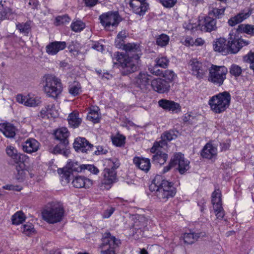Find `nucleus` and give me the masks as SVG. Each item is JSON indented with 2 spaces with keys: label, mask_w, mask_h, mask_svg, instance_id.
<instances>
[{
  "label": "nucleus",
  "mask_w": 254,
  "mask_h": 254,
  "mask_svg": "<svg viewBox=\"0 0 254 254\" xmlns=\"http://www.w3.org/2000/svg\"><path fill=\"white\" fill-rule=\"evenodd\" d=\"M92 181L90 179L82 176L75 177L72 181L73 187L78 189L89 188L92 186Z\"/></svg>",
  "instance_id": "obj_24"
},
{
  "label": "nucleus",
  "mask_w": 254,
  "mask_h": 254,
  "mask_svg": "<svg viewBox=\"0 0 254 254\" xmlns=\"http://www.w3.org/2000/svg\"><path fill=\"white\" fill-rule=\"evenodd\" d=\"M177 135L173 130H169L164 132L161 136L159 141H155L153 146L150 148V152L152 153L159 150V148H164L167 145V141H171L176 138Z\"/></svg>",
  "instance_id": "obj_13"
},
{
  "label": "nucleus",
  "mask_w": 254,
  "mask_h": 254,
  "mask_svg": "<svg viewBox=\"0 0 254 254\" xmlns=\"http://www.w3.org/2000/svg\"><path fill=\"white\" fill-rule=\"evenodd\" d=\"M6 151L7 154L11 157L14 158L17 156L16 149L11 146H7Z\"/></svg>",
  "instance_id": "obj_58"
},
{
  "label": "nucleus",
  "mask_w": 254,
  "mask_h": 254,
  "mask_svg": "<svg viewBox=\"0 0 254 254\" xmlns=\"http://www.w3.org/2000/svg\"><path fill=\"white\" fill-rule=\"evenodd\" d=\"M43 91L49 97L57 99L63 91L61 80L52 74L45 75L43 78Z\"/></svg>",
  "instance_id": "obj_3"
},
{
  "label": "nucleus",
  "mask_w": 254,
  "mask_h": 254,
  "mask_svg": "<svg viewBox=\"0 0 254 254\" xmlns=\"http://www.w3.org/2000/svg\"><path fill=\"white\" fill-rule=\"evenodd\" d=\"M152 89L159 93L167 92L170 88L168 81L161 78H155L151 81Z\"/></svg>",
  "instance_id": "obj_18"
},
{
  "label": "nucleus",
  "mask_w": 254,
  "mask_h": 254,
  "mask_svg": "<svg viewBox=\"0 0 254 254\" xmlns=\"http://www.w3.org/2000/svg\"><path fill=\"white\" fill-rule=\"evenodd\" d=\"M127 36V33L125 30L120 31L117 35L116 38L115 40V46L121 49L126 44L125 43V40Z\"/></svg>",
  "instance_id": "obj_37"
},
{
  "label": "nucleus",
  "mask_w": 254,
  "mask_h": 254,
  "mask_svg": "<svg viewBox=\"0 0 254 254\" xmlns=\"http://www.w3.org/2000/svg\"><path fill=\"white\" fill-rule=\"evenodd\" d=\"M169 61L166 57H158L155 60L156 65L162 68H167L169 64Z\"/></svg>",
  "instance_id": "obj_51"
},
{
  "label": "nucleus",
  "mask_w": 254,
  "mask_h": 254,
  "mask_svg": "<svg viewBox=\"0 0 254 254\" xmlns=\"http://www.w3.org/2000/svg\"><path fill=\"white\" fill-rule=\"evenodd\" d=\"M31 21H27L25 23H19L16 24L17 29L21 33L28 34L31 30Z\"/></svg>",
  "instance_id": "obj_46"
},
{
  "label": "nucleus",
  "mask_w": 254,
  "mask_h": 254,
  "mask_svg": "<svg viewBox=\"0 0 254 254\" xmlns=\"http://www.w3.org/2000/svg\"><path fill=\"white\" fill-rule=\"evenodd\" d=\"M149 189L151 191H155L158 199L163 202L174 197L176 193V189L173 184L162 179L161 176L159 175L154 178L149 186Z\"/></svg>",
  "instance_id": "obj_2"
},
{
  "label": "nucleus",
  "mask_w": 254,
  "mask_h": 254,
  "mask_svg": "<svg viewBox=\"0 0 254 254\" xmlns=\"http://www.w3.org/2000/svg\"><path fill=\"white\" fill-rule=\"evenodd\" d=\"M64 214L63 207L59 203H52L47 205L42 212L43 219L47 222L54 224L61 221Z\"/></svg>",
  "instance_id": "obj_5"
},
{
  "label": "nucleus",
  "mask_w": 254,
  "mask_h": 254,
  "mask_svg": "<svg viewBox=\"0 0 254 254\" xmlns=\"http://www.w3.org/2000/svg\"><path fill=\"white\" fill-rule=\"evenodd\" d=\"M84 167V164L80 165L76 161L70 160L67 162L65 168L61 170L62 174H63L62 177L68 181L70 173L83 172Z\"/></svg>",
  "instance_id": "obj_14"
},
{
  "label": "nucleus",
  "mask_w": 254,
  "mask_h": 254,
  "mask_svg": "<svg viewBox=\"0 0 254 254\" xmlns=\"http://www.w3.org/2000/svg\"><path fill=\"white\" fill-rule=\"evenodd\" d=\"M42 118H56L59 116V110L54 104L47 105L41 111Z\"/></svg>",
  "instance_id": "obj_27"
},
{
  "label": "nucleus",
  "mask_w": 254,
  "mask_h": 254,
  "mask_svg": "<svg viewBox=\"0 0 254 254\" xmlns=\"http://www.w3.org/2000/svg\"><path fill=\"white\" fill-rule=\"evenodd\" d=\"M2 189L9 190H17L19 191L21 190V188L19 186H14L12 185H6L2 187Z\"/></svg>",
  "instance_id": "obj_61"
},
{
  "label": "nucleus",
  "mask_w": 254,
  "mask_h": 254,
  "mask_svg": "<svg viewBox=\"0 0 254 254\" xmlns=\"http://www.w3.org/2000/svg\"><path fill=\"white\" fill-rule=\"evenodd\" d=\"M149 75L145 72H140L134 77L133 83L141 89H146L149 85Z\"/></svg>",
  "instance_id": "obj_26"
},
{
  "label": "nucleus",
  "mask_w": 254,
  "mask_h": 254,
  "mask_svg": "<svg viewBox=\"0 0 254 254\" xmlns=\"http://www.w3.org/2000/svg\"><path fill=\"white\" fill-rule=\"evenodd\" d=\"M102 174L103 178L100 184V188L103 190H108L111 189L113 184L117 181V173L115 170L105 168Z\"/></svg>",
  "instance_id": "obj_10"
},
{
  "label": "nucleus",
  "mask_w": 254,
  "mask_h": 254,
  "mask_svg": "<svg viewBox=\"0 0 254 254\" xmlns=\"http://www.w3.org/2000/svg\"><path fill=\"white\" fill-rule=\"evenodd\" d=\"M225 8H218L213 7H209V15H213L217 18H220L224 15Z\"/></svg>",
  "instance_id": "obj_47"
},
{
  "label": "nucleus",
  "mask_w": 254,
  "mask_h": 254,
  "mask_svg": "<svg viewBox=\"0 0 254 254\" xmlns=\"http://www.w3.org/2000/svg\"><path fill=\"white\" fill-rule=\"evenodd\" d=\"M40 145V143L37 140L30 138L23 143L22 149L27 153L32 154L38 150Z\"/></svg>",
  "instance_id": "obj_22"
},
{
  "label": "nucleus",
  "mask_w": 254,
  "mask_h": 254,
  "mask_svg": "<svg viewBox=\"0 0 254 254\" xmlns=\"http://www.w3.org/2000/svg\"><path fill=\"white\" fill-rule=\"evenodd\" d=\"M129 6L135 13L143 15L149 7L146 0H130Z\"/></svg>",
  "instance_id": "obj_16"
},
{
  "label": "nucleus",
  "mask_w": 254,
  "mask_h": 254,
  "mask_svg": "<svg viewBox=\"0 0 254 254\" xmlns=\"http://www.w3.org/2000/svg\"><path fill=\"white\" fill-rule=\"evenodd\" d=\"M212 203L213 208L222 207L221 193L219 190H215L212 194Z\"/></svg>",
  "instance_id": "obj_39"
},
{
  "label": "nucleus",
  "mask_w": 254,
  "mask_h": 254,
  "mask_svg": "<svg viewBox=\"0 0 254 254\" xmlns=\"http://www.w3.org/2000/svg\"><path fill=\"white\" fill-rule=\"evenodd\" d=\"M56 139L63 141H67V138L68 137L69 133L66 127H61L57 129L54 133Z\"/></svg>",
  "instance_id": "obj_38"
},
{
  "label": "nucleus",
  "mask_w": 254,
  "mask_h": 254,
  "mask_svg": "<svg viewBox=\"0 0 254 254\" xmlns=\"http://www.w3.org/2000/svg\"><path fill=\"white\" fill-rule=\"evenodd\" d=\"M203 236L202 233H198L190 231L189 233L184 234L183 239L185 243L191 244L197 241L200 237Z\"/></svg>",
  "instance_id": "obj_35"
},
{
  "label": "nucleus",
  "mask_w": 254,
  "mask_h": 254,
  "mask_svg": "<svg viewBox=\"0 0 254 254\" xmlns=\"http://www.w3.org/2000/svg\"><path fill=\"white\" fill-rule=\"evenodd\" d=\"M169 41V37L165 34H162L159 35L156 39L157 45L161 47L166 46L168 44Z\"/></svg>",
  "instance_id": "obj_45"
},
{
  "label": "nucleus",
  "mask_w": 254,
  "mask_h": 254,
  "mask_svg": "<svg viewBox=\"0 0 254 254\" xmlns=\"http://www.w3.org/2000/svg\"><path fill=\"white\" fill-rule=\"evenodd\" d=\"M92 48L99 52H102L104 50V46L97 42L92 44Z\"/></svg>",
  "instance_id": "obj_63"
},
{
  "label": "nucleus",
  "mask_w": 254,
  "mask_h": 254,
  "mask_svg": "<svg viewBox=\"0 0 254 254\" xmlns=\"http://www.w3.org/2000/svg\"><path fill=\"white\" fill-rule=\"evenodd\" d=\"M24 166V164L22 163L16 167V170L17 171L16 179L20 182L22 181L26 176V171L23 169Z\"/></svg>",
  "instance_id": "obj_49"
},
{
  "label": "nucleus",
  "mask_w": 254,
  "mask_h": 254,
  "mask_svg": "<svg viewBox=\"0 0 254 254\" xmlns=\"http://www.w3.org/2000/svg\"><path fill=\"white\" fill-rule=\"evenodd\" d=\"M119 241L110 234H106L102 238L101 251L102 254H116L115 249L118 246Z\"/></svg>",
  "instance_id": "obj_9"
},
{
  "label": "nucleus",
  "mask_w": 254,
  "mask_h": 254,
  "mask_svg": "<svg viewBox=\"0 0 254 254\" xmlns=\"http://www.w3.org/2000/svg\"><path fill=\"white\" fill-rule=\"evenodd\" d=\"M237 31L240 33H246L251 36H254V26L250 24H240Z\"/></svg>",
  "instance_id": "obj_41"
},
{
  "label": "nucleus",
  "mask_w": 254,
  "mask_h": 254,
  "mask_svg": "<svg viewBox=\"0 0 254 254\" xmlns=\"http://www.w3.org/2000/svg\"><path fill=\"white\" fill-rule=\"evenodd\" d=\"M216 217L218 219L222 220L225 215L224 209L222 207H216L214 208Z\"/></svg>",
  "instance_id": "obj_56"
},
{
  "label": "nucleus",
  "mask_w": 254,
  "mask_h": 254,
  "mask_svg": "<svg viewBox=\"0 0 254 254\" xmlns=\"http://www.w3.org/2000/svg\"><path fill=\"white\" fill-rule=\"evenodd\" d=\"M157 66L156 65L153 67H150L149 68V70L152 74L156 76H162L163 71L158 68Z\"/></svg>",
  "instance_id": "obj_59"
},
{
  "label": "nucleus",
  "mask_w": 254,
  "mask_h": 254,
  "mask_svg": "<svg viewBox=\"0 0 254 254\" xmlns=\"http://www.w3.org/2000/svg\"><path fill=\"white\" fill-rule=\"evenodd\" d=\"M107 150L105 149L103 146H98L97 147V150L95 151V154L97 155L100 154H105L107 153Z\"/></svg>",
  "instance_id": "obj_64"
},
{
  "label": "nucleus",
  "mask_w": 254,
  "mask_h": 254,
  "mask_svg": "<svg viewBox=\"0 0 254 254\" xmlns=\"http://www.w3.org/2000/svg\"><path fill=\"white\" fill-rule=\"evenodd\" d=\"M228 42L224 38L216 39L213 43V48L215 51L224 53H228Z\"/></svg>",
  "instance_id": "obj_28"
},
{
  "label": "nucleus",
  "mask_w": 254,
  "mask_h": 254,
  "mask_svg": "<svg viewBox=\"0 0 254 254\" xmlns=\"http://www.w3.org/2000/svg\"><path fill=\"white\" fill-rule=\"evenodd\" d=\"M163 148H159L155 153L152 157V162L155 164H159L160 165L164 164L167 161L168 155L165 152L162 151Z\"/></svg>",
  "instance_id": "obj_32"
},
{
  "label": "nucleus",
  "mask_w": 254,
  "mask_h": 254,
  "mask_svg": "<svg viewBox=\"0 0 254 254\" xmlns=\"http://www.w3.org/2000/svg\"><path fill=\"white\" fill-rule=\"evenodd\" d=\"M251 15V13L249 12H241L235 15V16L231 18L228 20V23L229 25L231 26H233L238 23H240L243 21L244 20L248 18L250 15Z\"/></svg>",
  "instance_id": "obj_33"
},
{
  "label": "nucleus",
  "mask_w": 254,
  "mask_h": 254,
  "mask_svg": "<svg viewBox=\"0 0 254 254\" xmlns=\"http://www.w3.org/2000/svg\"><path fill=\"white\" fill-rule=\"evenodd\" d=\"M85 170H87L90 173L95 175L98 174L99 173V169L93 165L84 164L83 172H84Z\"/></svg>",
  "instance_id": "obj_55"
},
{
  "label": "nucleus",
  "mask_w": 254,
  "mask_h": 254,
  "mask_svg": "<svg viewBox=\"0 0 254 254\" xmlns=\"http://www.w3.org/2000/svg\"><path fill=\"white\" fill-rule=\"evenodd\" d=\"M127 53L132 54L128 56L123 53L116 52L113 60H116L124 75L134 72L137 70L141 55L140 44L136 43H127L121 49Z\"/></svg>",
  "instance_id": "obj_1"
},
{
  "label": "nucleus",
  "mask_w": 254,
  "mask_h": 254,
  "mask_svg": "<svg viewBox=\"0 0 254 254\" xmlns=\"http://www.w3.org/2000/svg\"><path fill=\"white\" fill-rule=\"evenodd\" d=\"M68 144L67 141L61 142L53 148H50V152L54 154H61L65 156H68L69 151L66 148V145Z\"/></svg>",
  "instance_id": "obj_31"
},
{
  "label": "nucleus",
  "mask_w": 254,
  "mask_h": 254,
  "mask_svg": "<svg viewBox=\"0 0 254 254\" xmlns=\"http://www.w3.org/2000/svg\"><path fill=\"white\" fill-rule=\"evenodd\" d=\"M160 2L165 7H173L177 2V0H159Z\"/></svg>",
  "instance_id": "obj_57"
},
{
  "label": "nucleus",
  "mask_w": 254,
  "mask_h": 254,
  "mask_svg": "<svg viewBox=\"0 0 254 254\" xmlns=\"http://www.w3.org/2000/svg\"><path fill=\"white\" fill-rule=\"evenodd\" d=\"M115 211V209L113 207H110L106 209L102 214V216L104 218H109Z\"/></svg>",
  "instance_id": "obj_60"
},
{
  "label": "nucleus",
  "mask_w": 254,
  "mask_h": 254,
  "mask_svg": "<svg viewBox=\"0 0 254 254\" xmlns=\"http://www.w3.org/2000/svg\"><path fill=\"white\" fill-rule=\"evenodd\" d=\"M133 163L139 169L147 172L150 169L151 163L148 158L135 156L133 159Z\"/></svg>",
  "instance_id": "obj_25"
},
{
  "label": "nucleus",
  "mask_w": 254,
  "mask_h": 254,
  "mask_svg": "<svg viewBox=\"0 0 254 254\" xmlns=\"http://www.w3.org/2000/svg\"><path fill=\"white\" fill-rule=\"evenodd\" d=\"M158 105L164 110L173 113H178L181 111L180 105L173 101L161 99L158 101Z\"/></svg>",
  "instance_id": "obj_19"
},
{
  "label": "nucleus",
  "mask_w": 254,
  "mask_h": 254,
  "mask_svg": "<svg viewBox=\"0 0 254 254\" xmlns=\"http://www.w3.org/2000/svg\"><path fill=\"white\" fill-rule=\"evenodd\" d=\"M16 99L18 103L22 104L25 106L31 107H36L40 103L39 98L29 94L25 96L18 94L17 95Z\"/></svg>",
  "instance_id": "obj_20"
},
{
  "label": "nucleus",
  "mask_w": 254,
  "mask_h": 254,
  "mask_svg": "<svg viewBox=\"0 0 254 254\" xmlns=\"http://www.w3.org/2000/svg\"><path fill=\"white\" fill-rule=\"evenodd\" d=\"M189 66L192 72V74L196 78L200 79L205 76L207 71V67L197 59H191L189 62Z\"/></svg>",
  "instance_id": "obj_11"
},
{
  "label": "nucleus",
  "mask_w": 254,
  "mask_h": 254,
  "mask_svg": "<svg viewBox=\"0 0 254 254\" xmlns=\"http://www.w3.org/2000/svg\"><path fill=\"white\" fill-rule=\"evenodd\" d=\"M15 127L10 123L0 124V131L6 137L12 138L15 135Z\"/></svg>",
  "instance_id": "obj_29"
},
{
  "label": "nucleus",
  "mask_w": 254,
  "mask_h": 254,
  "mask_svg": "<svg viewBox=\"0 0 254 254\" xmlns=\"http://www.w3.org/2000/svg\"><path fill=\"white\" fill-rule=\"evenodd\" d=\"M73 145L75 151L82 153H88L93 147V145L90 143L85 138L81 137L75 139Z\"/></svg>",
  "instance_id": "obj_17"
},
{
  "label": "nucleus",
  "mask_w": 254,
  "mask_h": 254,
  "mask_svg": "<svg viewBox=\"0 0 254 254\" xmlns=\"http://www.w3.org/2000/svg\"><path fill=\"white\" fill-rule=\"evenodd\" d=\"M125 137L122 135H117L112 138L113 143L117 146H122L125 143Z\"/></svg>",
  "instance_id": "obj_52"
},
{
  "label": "nucleus",
  "mask_w": 254,
  "mask_h": 254,
  "mask_svg": "<svg viewBox=\"0 0 254 254\" xmlns=\"http://www.w3.org/2000/svg\"><path fill=\"white\" fill-rule=\"evenodd\" d=\"M85 27V24L80 20L73 21L70 25L71 30L75 32L82 31Z\"/></svg>",
  "instance_id": "obj_44"
},
{
  "label": "nucleus",
  "mask_w": 254,
  "mask_h": 254,
  "mask_svg": "<svg viewBox=\"0 0 254 254\" xmlns=\"http://www.w3.org/2000/svg\"><path fill=\"white\" fill-rule=\"evenodd\" d=\"M162 76L166 78L165 80L168 81L170 84L174 78L175 73L173 71L168 70L163 72Z\"/></svg>",
  "instance_id": "obj_54"
},
{
  "label": "nucleus",
  "mask_w": 254,
  "mask_h": 254,
  "mask_svg": "<svg viewBox=\"0 0 254 254\" xmlns=\"http://www.w3.org/2000/svg\"><path fill=\"white\" fill-rule=\"evenodd\" d=\"M242 71L241 67L237 64H232L230 68V73L236 77L240 76Z\"/></svg>",
  "instance_id": "obj_53"
},
{
  "label": "nucleus",
  "mask_w": 254,
  "mask_h": 254,
  "mask_svg": "<svg viewBox=\"0 0 254 254\" xmlns=\"http://www.w3.org/2000/svg\"><path fill=\"white\" fill-rule=\"evenodd\" d=\"M245 60L247 62L251 64H254V51H251L247 56L245 57Z\"/></svg>",
  "instance_id": "obj_62"
},
{
  "label": "nucleus",
  "mask_w": 254,
  "mask_h": 254,
  "mask_svg": "<svg viewBox=\"0 0 254 254\" xmlns=\"http://www.w3.org/2000/svg\"><path fill=\"white\" fill-rule=\"evenodd\" d=\"M99 110L97 106H92L90 107L87 116V119L92 122L93 123H99L101 119Z\"/></svg>",
  "instance_id": "obj_30"
},
{
  "label": "nucleus",
  "mask_w": 254,
  "mask_h": 254,
  "mask_svg": "<svg viewBox=\"0 0 254 254\" xmlns=\"http://www.w3.org/2000/svg\"><path fill=\"white\" fill-rule=\"evenodd\" d=\"M66 44L65 42L54 41L46 47V51L50 55H55L60 51L64 50Z\"/></svg>",
  "instance_id": "obj_23"
},
{
  "label": "nucleus",
  "mask_w": 254,
  "mask_h": 254,
  "mask_svg": "<svg viewBox=\"0 0 254 254\" xmlns=\"http://www.w3.org/2000/svg\"><path fill=\"white\" fill-rule=\"evenodd\" d=\"M171 163L177 167V169L181 174H184L190 169V162L181 153H176L174 155L171 159Z\"/></svg>",
  "instance_id": "obj_12"
},
{
  "label": "nucleus",
  "mask_w": 254,
  "mask_h": 254,
  "mask_svg": "<svg viewBox=\"0 0 254 254\" xmlns=\"http://www.w3.org/2000/svg\"><path fill=\"white\" fill-rule=\"evenodd\" d=\"M201 155L203 158L215 159L217 155L216 146L210 142L207 143L201 150Z\"/></svg>",
  "instance_id": "obj_21"
},
{
  "label": "nucleus",
  "mask_w": 254,
  "mask_h": 254,
  "mask_svg": "<svg viewBox=\"0 0 254 254\" xmlns=\"http://www.w3.org/2000/svg\"><path fill=\"white\" fill-rule=\"evenodd\" d=\"M105 164L107 165V168L115 170L119 167L120 163L119 161L116 158H112L106 159Z\"/></svg>",
  "instance_id": "obj_48"
},
{
  "label": "nucleus",
  "mask_w": 254,
  "mask_h": 254,
  "mask_svg": "<svg viewBox=\"0 0 254 254\" xmlns=\"http://www.w3.org/2000/svg\"><path fill=\"white\" fill-rule=\"evenodd\" d=\"M216 19L210 16H205L199 19L198 27L203 32H211L217 30Z\"/></svg>",
  "instance_id": "obj_15"
},
{
  "label": "nucleus",
  "mask_w": 254,
  "mask_h": 254,
  "mask_svg": "<svg viewBox=\"0 0 254 254\" xmlns=\"http://www.w3.org/2000/svg\"><path fill=\"white\" fill-rule=\"evenodd\" d=\"M231 99L230 93L224 91L210 97L208 104L213 112L215 114H221L229 108Z\"/></svg>",
  "instance_id": "obj_4"
},
{
  "label": "nucleus",
  "mask_w": 254,
  "mask_h": 254,
  "mask_svg": "<svg viewBox=\"0 0 254 254\" xmlns=\"http://www.w3.org/2000/svg\"><path fill=\"white\" fill-rule=\"evenodd\" d=\"M70 18L67 15L58 16L55 19V24L59 26L62 24L68 23L70 21Z\"/></svg>",
  "instance_id": "obj_50"
},
{
  "label": "nucleus",
  "mask_w": 254,
  "mask_h": 254,
  "mask_svg": "<svg viewBox=\"0 0 254 254\" xmlns=\"http://www.w3.org/2000/svg\"><path fill=\"white\" fill-rule=\"evenodd\" d=\"M229 36V38L228 41V53L236 54L242 47L248 46L250 44L249 41L236 36L234 31H231Z\"/></svg>",
  "instance_id": "obj_8"
},
{
  "label": "nucleus",
  "mask_w": 254,
  "mask_h": 254,
  "mask_svg": "<svg viewBox=\"0 0 254 254\" xmlns=\"http://www.w3.org/2000/svg\"><path fill=\"white\" fill-rule=\"evenodd\" d=\"M208 81L214 84L220 86L226 78L228 69L225 66L212 64L208 69Z\"/></svg>",
  "instance_id": "obj_6"
},
{
  "label": "nucleus",
  "mask_w": 254,
  "mask_h": 254,
  "mask_svg": "<svg viewBox=\"0 0 254 254\" xmlns=\"http://www.w3.org/2000/svg\"><path fill=\"white\" fill-rule=\"evenodd\" d=\"M7 3L5 0L0 1V20L6 19L12 13V10L6 5Z\"/></svg>",
  "instance_id": "obj_34"
},
{
  "label": "nucleus",
  "mask_w": 254,
  "mask_h": 254,
  "mask_svg": "<svg viewBox=\"0 0 254 254\" xmlns=\"http://www.w3.org/2000/svg\"><path fill=\"white\" fill-rule=\"evenodd\" d=\"M68 92L72 96H75L82 92L81 86L79 82L74 81L68 86Z\"/></svg>",
  "instance_id": "obj_40"
},
{
  "label": "nucleus",
  "mask_w": 254,
  "mask_h": 254,
  "mask_svg": "<svg viewBox=\"0 0 254 254\" xmlns=\"http://www.w3.org/2000/svg\"><path fill=\"white\" fill-rule=\"evenodd\" d=\"M20 231L24 235L30 236L35 233V230L33 225L29 222H27L21 226Z\"/></svg>",
  "instance_id": "obj_43"
},
{
  "label": "nucleus",
  "mask_w": 254,
  "mask_h": 254,
  "mask_svg": "<svg viewBox=\"0 0 254 254\" xmlns=\"http://www.w3.org/2000/svg\"><path fill=\"white\" fill-rule=\"evenodd\" d=\"M81 119L79 117L78 113L73 112L68 116V124L73 128L77 127L81 124Z\"/></svg>",
  "instance_id": "obj_36"
},
{
  "label": "nucleus",
  "mask_w": 254,
  "mask_h": 254,
  "mask_svg": "<svg viewBox=\"0 0 254 254\" xmlns=\"http://www.w3.org/2000/svg\"><path fill=\"white\" fill-rule=\"evenodd\" d=\"M102 25L108 31L113 30L120 22V17L117 12H108L99 16Z\"/></svg>",
  "instance_id": "obj_7"
},
{
  "label": "nucleus",
  "mask_w": 254,
  "mask_h": 254,
  "mask_svg": "<svg viewBox=\"0 0 254 254\" xmlns=\"http://www.w3.org/2000/svg\"><path fill=\"white\" fill-rule=\"evenodd\" d=\"M26 216L22 211H18L11 217L12 223L13 225H19L25 220Z\"/></svg>",
  "instance_id": "obj_42"
}]
</instances>
